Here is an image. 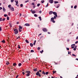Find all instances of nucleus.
<instances>
[{
  "label": "nucleus",
  "mask_w": 78,
  "mask_h": 78,
  "mask_svg": "<svg viewBox=\"0 0 78 78\" xmlns=\"http://www.w3.org/2000/svg\"><path fill=\"white\" fill-rule=\"evenodd\" d=\"M14 31L15 34H17L18 33H19V31H18V30H17V29H15L13 30Z\"/></svg>",
  "instance_id": "1"
},
{
  "label": "nucleus",
  "mask_w": 78,
  "mask_h": 78,
  "mask_svg": "<svg viewBox=\"0 0 78 78\" xmlns=\"http://www.w3.org/2000/svg\"><path fill=\"white\" fill-rule=\"evenodd\" d=\"M36 75L37 76H39L40 77H41V73H39V71H37V72L36 73Z\"/></svg>",
  "instance_id": "2"
},
{
  "label": "nucleus",
  "mask_w": 78,
  "mask_h": 78,
  "mask_svg": "<svg viewBox=\"0 0 78 78\" xmlns=\"http://www.w3.org/2000/svg\"><path fill=\"white\" fill-rule=\"evenodd\" d=\"M53 14L56 17H58V16L57 15V13H56V12H53Z\"/></svg>",
  "instance_id": "3"
},
{
  "label": "nucleus",
  "mask_w": 78,
  "mask_h": 78,
  "mask_svg": "<svg viewBox=\"0 0 78 78\" xmlns=\"http://www.w3.org/2000/svg\"><path fill=\"white\" fill-rule=\"evenodd\" d=\"M10 10H11V11H14V8H13V7H11L10 8Z\"/></svg>",
  "instance_id": "4"
},
{
  "label": "nucleus",
  "mask_w": 78,
  "mask_h": 78,
  "mask_svg": "<svg viewBox=\"0 0 78 78\" xmlns=\"http://www.w3.org/2000/svg\"><path fill=\"white\" fill-rule=\"evenodd\" d=\"M30 12H31L32 14H35V13H36V11L34 10H32V9L30 10Z\"/></svg>",
  "instance_id": "5"
},
{
  "label": "nucleus",
  "mask_w": 78,
  "mask_h": 78,
  "mask_svg": "<svg viewBox=\"0 0 78 78\" xmlns=\"http://www.w3.org/2000/svg\"><path fill=\"white\" fill-rule=\"evenodd\" d=\"M42 30L44 32H47V29L45 28H43L42 29Z\"/></svg>",
  "instance_id": "6"
},
{
  "label": "nucleus",
  "mask_w": 78,
  "mask_h": 78,
  "mask_svg": "<svg viewBox=\"0 0 78 78\" xmlns=\"http://www.w3.org/2000/svg\"><path fill=\"white\" fill-rule=\"evenodd\" d=\"M49 2L50 3H53V0H49Z\"/></svg>",
  "instance_id": "7"
},
{
  "label": "nucleus",
  "mask_w": 78,
  "mask_h": 78,
  "mask_svg": "<svg viewBox=\"0 0 78 78\" xmlns=\"http://www.w3.org/2000/svg\"><path fill=\"white\" fill-rule=\"evenodd\" d=\"M30 25V24L28 23H26L24 25V26H27V27H29Z\"/></svg>",
  "instance_id": "8"
},
{
  "label": "nucleus",
  "mask_w": 78,
  "mask_h": 78,
  "mask_svg": "<svg viewBox=\"0 0 78 78\" xmlns=\"http://www.w3.org/2000/svg\"><path fill=\"white\" fill-rule=\"evenodd\" d=\"M56 19V17L55 16H54V17H52L51 18V20H54V19Z\"/></svg>",
  "instance_id": "9"
},
{
  "label": "nucleus",
  "mask_w": 78,
  "mask_h": 78,
  "mask_svg": "<svg viewBox=\"0 0 78 78\" xmlns=\"http://www.w3.org/2000/svg\"><path fill=\"white\" fill-rule=\"evenodd\" d=\"M15 2L16 3V5H17L18 4V1L15 0Z\"/></svg>",
  "instance_id": "10"
},
{
  "label": "nucleus",
  "mask_w": 78,
  "mask_h": 78,
  "mask_svg": "<svg viewBox=\"0 0 78 78\" xmlns=\"http://www.w3.org/2000/svg\"><path fill=\"white\" fill-rule=\"evenodd\" d=\"M2 9H3L4 12H5L6 11V9H5V8H4V7H3Z\"/></svg>",
  "instance_id": "11"
},
{
  "label": "nucleus",
  "mask_w": 78,
  "mask_h": 78,
  "mask_svg": "<svg viewBox=\"0 0 78 78\" xmlns=\"http://www.w3.org/2000/svg\"><path fill=\"white\" fill-rule=\"evenodd\" d=\"M34 72H37V68L34 69Z\"/></svg>",
  "instance_id": "12"
},
{
  "label": "nucleus",
  "mask_w": 78,
  "mask_h": 78,
  "mask_svg": "<svg viewBox=\"0 0 78 78\" xmlns=\"http://www.w3.org/2000/svg\"><path fill=\"white\" fill-rule=\"evenodd\" d=\"M53 13V11H50L49 12V14L51 15Z\"/></svg>",
  "instance_id": "13"
},
{
  "label": "nucleus",
  "mask_w": 78,
  "mask_h": 78,
  "mask_svg": "<svg viewBox=\"0 0 78 78\" xmlns=\"http://www.w3.org/2000/svg\"><path fill=\"white\" fill-rule=\"evenodd\" d=\"M30 73H27V76H30Z\"/></svg>",
  "instance_id": "14"
},
{
  "label": "nucleus",
  "mask_w": 78,
  "mask_h": 78,
  "mask_svg": "<svg viewBox=\"0 0 78 78\" xmlns=\"http://www.w3.org/2000/svg\"><path fill=\"white\" fill-rule=\"evenodd\" d=\"M51 22H52L53 23H55V21L54 20H51Z\"/></svg>",
  "instance_id": "15"
},
{
  "label": "nucleus",
  "mask_w": 78,
  "mask_h": 78,
  "mask_svg": "<svg viewBox=\"0 0 78 78\" xmlns=\"http://www.w3.org/2000/svg\"><path fill=\"white\" fill-rule=\"evenodd\" d=\"M36 41L35 40L33 43L34 45H35V44H36Z\"/></svg>",
  "instance_id": "16"
},
{
  "label": "nucleus",
  "mask_w": 78,
  "mask_h": 78,
  "mask_svg": "<svg viewBox=\"0 0 78 78\" xmlns=\"http://www.w3.org/2000/svg\"><path fill=\"white\" fill-rule=\"evenodd\" d=\"M38 18H39L40 21H41V20H42V19L41 18V17L39 16L38 17Z\"/></svg>",
  "instance_id": "17"
},
{
  "label": "nucleus",
  "mask_w": 78,
  "mask_h": 78,
  "mask_svg": "<svg viewBox=\"0 0 78 78\" xmlns=\"http://www.w3.org/2000/svg\"><path fill=\"white\" fill-rule=\"evenodd\" d=\"M18 66L19 67H20L21 66H22V63H20L18 64Z\"/></svg>",
  "instance_id": "18"
},
{
  "label": "nucleus",
  "mask_w": 78,
  "mask_h": 78,
  "mask_svg": "<svg viewBox=\"0 0 78 78\" xmlns=\"http://www.w3.org/2000/svg\"><path fill=\"white\" fill-rule=\"evenodd\" d=\"M25 41L27 43H29V41H28V40H26Z\"/></svg>",
  "instance_id": "19"
},
{
  "label": "nucleus",
  "mask_w": 78,
  "mask_h": 78,
  "mask_svg": "<svg viewBox=\"0 0 78 78\" xmlns=\"http://www.w3.org/2000/svg\"><path fill=\"white\" fill-rule=\"evenodd\" d=\"M30 46L31 47H33V44L32 43H30Z\"/></svg>",
  "instance_id": "20"
},
{
  "label": "nucleus",
  "mask_w": 78,
  "mask_h": 78,
  "mask_svg": "<svg viewBox=\"0 0 78 78\" xmlns=\"http://www.w3.org/2000/svg\"><path fill=\"white\" fill-rule=\"evenodd\" d=\"M19 29H22V27H21L20 26H19Z\"/></svg>",
  "instance_id": "21"
},
{
  "label": "nucleus",
  "mask_w": 78,
  "mask_h": 78,
  "mask_svg": "<svg viewBox=\"0 0 78 78\" xmlns=\"http://www.w3.org/2000/svg\"><path fill=\"white\" fill-rule=\"evenodd\" d=\"M54 3H55V4H56V3H58V1H54Z\"/></svg>",
  "instance_id": "22"
},
{
  "label": "nucleus",
  "mask_w": 78,
  "mask_h": 78,
  "mask_svg": "<svg viewBox=\"0 0 78 78\" xmlns=\"http://www.w3.org/2000/svg\"><path fill=\"white\" fill-rule=\"evenodd\" d=\"M13 66H16V63H13Z\"/></svg>",
  "instance_id": "23"
},
{
  "label": "nucleus",
  "mask_w": 78,
  "mask_h": 78,
  "mask_svg": "<svg viewBox=\"0 0 78 78\" xmlns=\"http://www.w3.org/2000/svg\"><path fill=\"white\" fill-rule=\"evenodd\" d=\"M43 52H44V51H43V50H42V51H40V53H41V54Z\"/></svg>",
  "instance_id": "24"
},
{
  "label": "nucleus",
  "mask_w": 78,
  "mask_h": 78,
  "mask_svg": "<svg viewBox=\"0 0 78 78\" xmlns=\"http://www.w3.org/2000/svg\"><path fill=\"white\" fill-rule=\"evenodd\" d=\"M11 5H9L8 6V8H11Z\"/></svg>",
  "instance_id": "25"
},
{
  "label": "nucleus",
  "mask_w": 78,
  "mask_h": 78,
  "mask_svg": "<svg viewBox=\"0 0 78 78\" xmlns=\"http://www.w3.org/2000/svg\"><path fill=\"white\" fill-rule=\"evenodd\" d=\"M48 3L47 5L45 6V7H48Z\"/></svg>",
  "instance_id": "26"
},
{
  "label": "nucleus",
  "mask_w": 78,
  "mask_h": 78,
  "mask_svg": "<svg viewBox=\"0 0 78 78\" xmlns=\"http://www.w3.org/2000/svg\"><path fill=\"white\" fill-rule=\"evenodd\" d=\"M7 65H9V63L8 62V61L6 63Z\"/></svg>",
  "instance_id": "27"
},
{
  "label": "nucleus",
  "mask_w": 78,
  "mask_h": 78,
  "mask_svg": "<svg viewBox=\"0 0 78 78\" xmlns=\"http://www.w3.org/2000/svg\"><path fill=\"white\" fill-rule=\"evenodd\" d=\"M26 73H30V71H26Z\"/></svg>",
  "instance_id": "28"
},
{
  "label": "nucleus",
  "mask_w": 78,
  "mask_h": 78,
  "mask_svg": "<svg viewBox=\"0 0 78 78\" xmlns=\"http://www.w3.org/2000/svg\"><path fill=\"white\" fill-rule=\"evenodd\" d=\"M2 42L3 43H5V40H3L2 41Z\"/></svg>",
  "instance_id": "29"
},
{
  "label": "nucleus",
  "mask_w": 78,
  "mask_h": 78,
  "mask_svg": "<svg viewBox=\"0 0 78 78\" xmlns=\"http://www.w3.org/2000/svg\"><path fill=\"white\" fill-rule=\"evenodd\" d=\"M77 7V6L76 5H75L74 7V9H76V8Z\"/></svg>",
  "instance_id": "30"
},
{
  "label": "nucleus",
  "mask_w": 78,
  "mask_h": 78,
  "mask_svg": "<svg viewBox=\"0 0 78 78\" xmlns=\"http://www.w3.org/2000/svg\"><path fill=\"white\" fill-rule=\"evenodd\" d=\"M42 73L43 74H44V75L45 74V72H44V71H43V72H42Z\"/></svg>",
  "instance_id": "31"
},
{
  "label": "nucleus",
  "mask_w": 78,
  "mask_h": 78,
  "mask_svg": "<svg viewBox=\"0 0 78 78\" xmlns=\"http://www.w3.org/2000/svg\"><path fill=\"white\" fill-rule=\"evenodd\" d=\"M41 5V4H37V6H39Z\"/></svg>",
  "instance_id": "32"
},
{
  "label": "nucleus",
  "mask_w": 78,
  "mask_h": 78,
  "mask_svg": "<svg viewBox=\"0 0 78 78\" xmlns=\"http://www.w3.org/2000/svg\"><path fill=\"white\" fill-rule=\"evenodd\" d=\"M34 51L33 50H31V51H30V52L31 53H33V52H34Z\"/></svg>",
  "instance_id": "33"
},
{
  "label": "nucleus",
  "mask_w": 78,
  "mask_h": 78,
  "mask_svg": "<svg viewBox=\"0 0 78 78\" xmlns=\"http://www.w3.org/2000/svg\"><path fill=\"white\" fill-rule=\"evenodd\" d=\"M29 0L25 1V3H27V2H29Z\"/></svg>",
  "instance_id": "34"
},
{
  "label": "nucleus",
  "mask_w": 78,
  "mask_h": 78,
  "mask_svg": "<svg viewBox=\"0 0 78 78\" xmlns=\"http://www.w3.org/2000/svg\"><path fill=\"white\" fill-rule=\"evenodd\" d=\"M34 16H35V17H37V15H36V14H34Z\"/></svg>",
  "instance_id": "35"
},
{
  "label": "nucleus",
  "mask_w": 78,
  "mask_h": 78,
  "mask_svg": "<svg viewBox=\"0 0 78 78\" xmlns=\"http://www.w3.org/2000/svg\"><path fill=\"white\" fill-rule=\"evenodd\" d=\"M45 74L46 75H48V72H46Z\"/></svg>",
  "instance_id": "36"
},
{
  "label": "nucleus",
  "mask_w": 78,
  "mask_h": 78,
  "mask_svg": "<svg viewBox=\"0 0 78 78\" xmlns=\"http://www.w3.org/2000/svg\"><path fill=\"white\" fill-rule=\"evenodd\" d=\"M72 56H75V57L76 56V55L75 54H72Z\"/></svg>",
  "instance_id": "37"
},
{
  "label": "nucleus",
  "mask_w": 78,
  "mask_h": 78,
  "mask_svg": "<svg viewBox=\"0 0 78 78\" xmlns=\"http://www.w3.org/2000/svg\"><path fill=\"white\" fill-rule=\"evenodd\" d=\"M20 6L21 7H23V4H20Z\"/></svg>",
  "instance_id": "38"
},
{
  "label": "nucleus",
  "mask_w": 78,
  "mask_h": 78,
  "mask_svg": "<svg viewBox=\"0 0 78 78\" xmlns=\"http://www.w3.org/2000/svg\"><path fill=\"white\" fill-rule=\"evenodd\" d=\"M19 32H21V31H22V30H21L20 29H19Z\"/></svg>",
  "instance_id": "39"
},
{
  "label": "nucleus",
  "mask_w": 78,
  "mask_h": 78,
  "mask_svg": "<svg viewBox=\"0 0 78 78\" xmlns=\"http://www.w3.org/2000/svg\"><path fill=\"white\" fill-rule=\"evenodd\" d=\"M53 73H56V71H54L53 72Z\"/></svg>",
  "instance_id": "40"
},
{
  "label": "nucleus",
  "mask_w": 78,
  "mask_h": 78,
  "mask_svg": "<svg viewBox=\"0 0 78 78\" xmlns=\"http://www.w3.org/2000/svg\"><path fill=\"white\" fill-rule=\"evenodd\" d=\"M44 0H42L41 1V3H44Z\"/></svg>",
  "instance_id": "41"
},
{
  "label": "nucleus",
  "mask_w": 78,
  "mask_h": 78,
  "mask_svg": "<svg viewBox=\"0 0 78 78\" xmlns=\"http://www.w3.org/2000/svg\"><path fill=\"white\" fill-rule=\"evenodd\" d=\"M31 5H34V2H33L32 4Z\"/></svg>",
  "instance_id": "42"
},
{
  "label": "nucleus",
  "mask_w": 78,
  "mask_h": 78,
  "mask_svg": "<svg viewBox=\"0 0 78 78\" xmlns=\"http://www.w3.org/2000/svg\"><path fill=\"white\" fill-rule=\"evenodd\" d=\"M2 18H0V21H2Z\"/></svg>",
  "instance_id": "43"
},
{
  "label": "nucleus",
  "mask_w": 78,
  "mask_h": 78,
  "mask_svg": "<svg viewBox=\"0 0 78 78\" xmlns=\"http://www.w3.org/2000/svg\"><path fill=\"white\" fill-rule=\"evenodd\" d=\"M2 31V27H0V31Z\"/></svg>",
  "instance_id": "44"
},
{
  "label": "nucleus",
  "mask_w": 78,
  "mask_h": 78,
  "mask_svg": "<svg viewBox=\"0 0 78 78\" xmlns=\"http://www.w3.org/2000/svg\"><path fill=\"white\" fill-rule=\"evenodd\" d=\"M9 17H8V16H7V20H9Z\"/></svg>",
  "instance_id": "45"
},
{
  "label": "nucleus",
  "mask_w": 78,
  "mask_h": 78,
  "mask_svg": "<svg viewBox=\"0 0 78 78\" xmlns=\"http://www.w3.org/2000/svg\"><path fill=\"white\" fill-rule=\"evenodd\" d=\"M66 49L67 50H69V48H66Z\"/></svg>",
  "instance_id": "46"
},
{
  "label": "nucleus",
  "mask_w": 78,
  "mask_h": 78,
  "mask_svg": "<svg viewBox=\"0 0 78 78\" xmlns=\"http://www.w3.org/2000/svg\"><path fill=\"white\" fill-rule=\"evenodd\" d=\"M78 41H77L75 42V44H78Z\"/></svg>",
  "instance_id": "47"
},
{
  "label": "nucleus",
  "mask_w": 78,
  "mask_h": 78,
  "mask_svg": "<svg viewBox=\"0 0 78 78\" xmlns=\"http://www.w3.org/2000/svg\"><path fill=\"white\" fill-rule=\"evenodd\" d=\"M9 25L10 26V27H11V26H12V25H11V23H9Z\"/></svg>",
  "instance_id": "48"
},
{
  "label": "nucleus",
  "mask_w": 78,
  "mask_h": 78,
  "mask_svg": "<svg viewBox=\"0 0 78 78\" xmlns=\"http://www.w3.org/2000/svg\"><path fill=\"white\" fill-rule=\"evenodd\" d=\"M73 50H74V51H75V50H76V48H73Z\"/></svg>",
  "instance_id": "49"
},
{
  "label": "nucleus",
  "mask_w": 78,
  "mask_h": 78,
  "mask_svg": "<svg viewBox=\"0 0 78 78\" xmlns=\"http://www.w3.org/2000/svg\"><path fill=\"white\" fill-rule=\"evenodd\" d=\"M5 20V18H3V19H2V21H4V20Z\"/></svg>",
  "instance_id": "50"
},
{
  "label": "nucleus",
  "mask_w": 78,
  "mask_h": 78,
  "mask_svg": "<svg viewBox=\"0 0 78 78\" xmlns=\"http://www.w3.org/2000/svg\"><path fill=\"white\" fill-rule=\"evenodd\" d=\"M18 48H20V45H18Z\"/></svg>",
  "instance_id": "51"
},
{
  "label": "nucleus",
  "mask_w": 78,
  "mask_h": 78,
  "mask_svg": "<svg viewBox=\"0 0 78 78\" xmlns=\"http://www.w3.org/2000/svg\"><path fill=\"white\" fill-rule=\"evenodd\" d=\"M37 50H40V48L38 47L37 48Z\"/></svg>",
  "instance_id": "52"
},
{
  "label": "nucleus",
  "mask_w": 78,
  "mask_h": 78,
  "mask_svg": "<svg viewBox=\"0 0 78 78\" xmlns=\"http://www.w3.org/2000/svg\"><path fill=\"white\" fill-rule=\"evenodd\" d=\"M4 17H6V16H7L6 14H4Z\"/></svg>",
  "instance_id": "53"
},
{
  "label": "nucleus",
  "mask_w": 78,
  "mask_h": 78,
  "mask_svg": "<svg viewBox=\"0 0 78 78\" xmlns=\"http://www.w3.org/2000/svg\"><path fill=\"white\" fill-rule=\"evenodd\" d=\"M39 12L40 13V14H41V12H42V11H40Z\"/></svg>",
  "instance_id": "54"
},
{
  "label": "nucleus",
  "mask_w": 78,
  "mask_h": 78,
  "mask_svg": "<svg viewBox=\"0 0 78 78\" xmlns=\"http://www.w3.org/2000/svg\"><path fill=\"white\" fill-rule=\"evenodd\" d=\"M18 76H19V75H17L16 76V78H17L18 77Z\"/></svg>",
  "instance_id": "55"
},
{
  "label": "nucleus",
  "mask_w": 78,
  "mask_h": 78,
  "mask_svg": "<svg viewBox=\"0 0 78 78\" xmlns=\"http://www.w3.org/2000/svg\"><path fill=\"white\" fill-rule=\"evenodd\" d=\"M13 1H14V0H11V2H13Z\"/></svg>",
  "instance_id": "56"
},
{
  "label": "nucleus",
  "mask_w": 78,
  "mask_h": 78,
  "mask_svg": "<svg viewBox=\"0 0 78 78\" xmlns=\"http://www.w3.org/2000/svg\"><path fill=\"white\" fill-rule=\"evenodd\" d=\"M74 47H75V46H72L71 47L72 48H74Z\"/></svg>",
  "instance_id": "57"
},
{
  "label": "nucleus",
  "mask_w": 78,
  "mask_h": 78,
  "mask_svg": "<svg viewBox=\"0 0 78 78\" xmlns=\"http://www.w3.org/2000/svg\"><path fill=\"white\" fill-rule=\"evenodd\" d=\"M1 9H2V7H0V10H1Z\"/></svg>",
  "instance_id": "58"
},
{
  "label": "nucleus",
  "mask_w": 78,
  "mask_h": 78,
  "mask_svg": "<svg viewBox=\"0 0 78 78\" xmlns=\"http://www.w3.org/2000/svg\"><path fill=\"white\" fill-rule=\"evenodd\" d=\"M55 63V64L56 65H57L58 64V63H55V62H54Z\"/></svg>",
  "instance_id": "59"
},
{
  "label": "nucleus",
  "mask_w": 78,
  "mask_h": 78,
  "mask_svg": "<svg viewBox=\"0 0 78 78\" xmlns=\"http://www.w3.org/2000/svg\"><path fill=\"white\" fill-rule=\"evenodd\" d=\"M8 15L9 16H10V13L9 12L8 13Z\"/></svg>",
  "instance_id": "60"
},
{
  "label": "nucleus",
  "mask_w": 78,
  "mask_h": 78,
  "mask_svg": "<svg viewBox=\"0 0 78 78\" xmlns=\"http://www.w3.org/2000/svg\"><path fill=\"white\" fill-rule=\"evenodd\" d=\"M19 22H17L16 24H19Z\"/></svg>",
  "instance_id": "61"
},
{
  "label": "nucleus",
  "mask_w": 78,
  "mask_h": 78,
  "mask_svg": "<svg viewBox=\"0 0 78 78\" xmlns=\"http://www.w3.org/2000/svg\"><path fill=\"white\" fill-rule=\"evenodd\" d=\"M76 47H77V46H76V45L75 46V48H76Z\"/></svg>",
  "instance_id": "62"
},
{
  "label": "nucleus",
  "mask_w": 78,
  "mask_h": 78,
  "mask_svg": "<svg viewBox=\"0 0 78 78\" xmlns=\"http://www.w3.org/2000/svg\"><path fill=\"white\" fill-rule=\"evenodd\" d=\"M78 39V37H77L76 38V39Z\"/></svg>",
  "instance_id": "63"
},
{
  "label": "nucleus",
  "mask_w": 78,
  "mask_h": 78,
  "mask_svg": "<svg viewBox=\"0 0 78 78\" xmlns=\"http://www.w3.org/2000/svg\"><path fill=\"white\" fill-rule=\"evenodd\" d=\"M22 73H23V75H24V74H25V73L24 72H23Z\"/></svg>",
  "instance_id": "64"
}]
</instances>
